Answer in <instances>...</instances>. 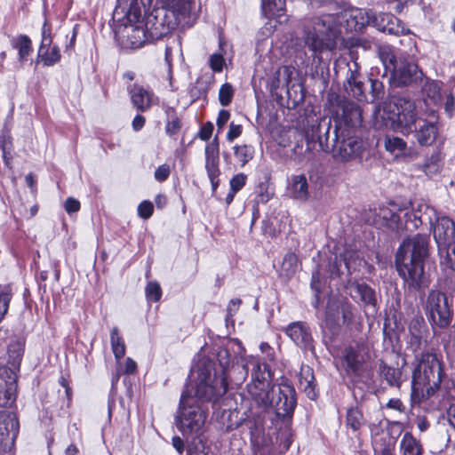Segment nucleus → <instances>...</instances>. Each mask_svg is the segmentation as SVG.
I'll use <instances>...</instances> for the list:
<instances>
[{
	"mask_svg": "<svg viewBox=\"0 0 455 455\" xmlns=\"http://www.w3.org/2000/svg\"><path fill=\"white\" fill-rule=\"evenodd\" d=\"M147 299L156 302L162 297V289L157 282H149L145 289Z\"/></svg>",
	"mask_w": 455,
	"mask_h": 455,
	"instance_id": "49",
	"label": "nucleus"
},
{
	"mask_svg": "<svg viewBox=\"0 0 455 455\" xmlns=\"http://www.w3.org/2000/svg\"><path fill=\"white\" fill-rule=\"evenodd\" d=\"M147 29L140 27H132V34L128 37L132 40V38L137 39L136 41H131L133 47L141 46L146 40Z\"/></svg>",
	"mask_w": 455,
	"mask_h": 455,
	"instance_id": "50",
	"label": "nucleus"
},
{
	"mask_svg": "<svg viewBox=\"0 0 455 455\" xmlns=\"http://www.w3.org/2000/svg\"><path fill=\"white\" fill-rule=\"evenodd\" d=\"M11 45L18 51L19 61L28 60V56L33 52L32 41L27 35H20L11 39Z\"/></svg>",
	"mask_w": 455,
	"mask_h": 455,
	"instance_id": "29",
	"label": "nucleus"
},
{
	"mask_svg": "<svg viewBox=\"0 0 455 455\" xmlns=\"http://www.w3.org/2000/svg\"><path fill=\"white\" fill-rule=\"evenodd\" d=\"M170 173V166L167 164H164L156 170L155 179L159 182H164L169 178Z\"/></svg>",
	"mask_w": 455,
	"mask_h": 455,
	"instance_id": "58",
	"label": "nucleus"
},
{
	"mask_svg": "<svg viewBox=\"0 0 455 455\" xmlns=\"http://www.w3.org/2000/svg\"><path fill=\"white\" fill-rule=\"evenodd\" d=\"M280 443L284 450H289L292 443V435L289 429L283 431L279 435Z\"/></svg>",
	"mask_w": 455,
	"mask_h": 455,
	"instance_id": "63",
	"label": "nucleus"
},
{
	"mask_svg": "<svg viewBox=\"0 0 455 455\" xmlns=\"http://www.w3.org/2000/svg\"><path fill=\"white\" fill-rule=\"evenodd\" d=\"M313 77L321 82L323 91H324L329 84V68L328 67H316L315 72L312 74Z\"/></svg>",
	"mask_w": 455,
	"mask_h": 455,
	"instance_id": "51",
	"label": "nucleus"
},
{
	"mask_svg": "<svg viewBox=\"0 0 455 455\" xmlns=\"http://www.w3.org/2000/svg\"><path fill=\"white\" fill-rule=\"evenodd\" d=\"M246 180L247 176L243 172L235 175L229 182L230 189L237 193L245 186Z\"/></svg>",
	"mask_w": 455,
	"mask_h": 455,
	"instance_id": "53",
	"label": "nucleus"
},
{
	"mask_svg": "<svg viewBox=\"0 0 455 455\" xmlns=\"http://www.w3.org/2000/svg\"><path fill=\"white\" fill-rule=\"evenodd\" d=\"M214 126L212 122L205 123L199 130L198 137L204 140L207 141L212 135Z\"/></svg>",
	"mask_w": 455,
	"mask_h": 455,
	"instance_id": "59",
	"label": "nucleus"
},
{
	"mask_svg": "<svg viewBox=\"0 0 455 455\" xmlns=\"http://www.w3.org/2000/svg\"><path fill=\"white\" fill-rule=\"evenodd\" d=\"M154 212V205L150 201H142L138 206V215L144 219H149Z\"/></svg>",
	"mask_w": 455,
	"mask_h": 455,
	"instance_id": "52",
	"label": "nucleus"
},
{
	"mask_svg": "<svg viewBox=\"0 0 455 455\" xmlns=\"http://www.w3.org/2000/svg\"><path fill=\"white\" fill-rule=\"evenodd\" d=\"M13 291L11 284L0 285V323L8 312Z\"/></svg>",
	"mask_w": 455,
	"mask_h": 455,
	"instance_id": "35",
	"label": "nucleus"
},
{
	"mask_svg": "<svg viewBox=\"0 0 455 455\" xmlns=\"http://www.w3.org/2000/svg\"><path fill=\"white\" fill-rule=\"evenodd\" d=\"M192 375L195 378L194 384L185 387L192 397L203 405L204 403H212L213 409H223L225 411V407L230 402L229 395L224 396L228 391V380L225 377L217 376L214 361L203 357L192 368Z\"/></svg>",
	"mask_w": 455,
	"mask_h": 455,
	"instance_id": "2",
	"label": "nucleus"
},
{
	"mask_svg": "<svg viewBox=\"0 0 455 455\" xmlns=\"http://www.w3.org/2000/svg\"><path fill=\"white\" fill-rule=\"evenodd\" d=\"M440 257L442 266L455 271V239L450 247L444 249Z\"/></svg>",
	"mask_w": 455,
	"mask_h": 455,
	"instance_id": "46",
	"label": "nucleus"
},
{
	"mask_svg": "<svg viewBox=\"0 0 455 455\" xmlns=\"http://www.w3.org/2000/svg\"><path fill=\"white\" fill-rule=\"evenodd\" d=\"M234 155L238 162L241 163V166L243 167L249 163L254 156V148L251 145H236L233 148Z\"/></svg>",
	"mask_w": 455,
	"mask_h": 455,
	"instance_id": "39",
	"label": "nucleus"
},
{
	"mask_svg": "<svg viewBox=\"0 0 455 455\" xmlns=\"http://www.w3.org/2000/svg\"><path fill=\"white\" fill-rule=\"evenodd\" d=\"M350 296L358 299L366 306H375L377 302L376 292L365 283L352 282L348 285Z\"/></svg>",
	"mask_w": 455,
	"mask_h": 455,
	"instance_id": "26",
	"label": "nucleus"
},
{
	"mask_svg": "<svg viewBox=\"0 0 455 455\" xmlns=\"http://www.w3.org/2000/svg\"><path fill=\"white\" fill-rule=\"evenodd\" d=\"M379 373L390 387H399L401 386L402 371L399 368L389 366L383 360H380Z\"/></svg>",
	"mask_w": 455,
	"mask_h": 455,
	"instance_id": "30",
	"label": "nucleus"
},
{
	"mask_svg": "<svg viewBox=\"0 0 455 455\" xmlns=\"http://www.w3.org/2000/svg\"><path fill=\"white\" fill-rule=\"evenodd\" d=\"M299 387L305 392L307 398L315 400L317 396L315 391V379L313 369L308 365H303L299 376Z\"/></svg>",
	"mask_w": 455,
	"mask_h": 455,
	"instance_id": "27",
	"label": "nucleus"
},
{
	"mask_svg": "<svg viewBox=\"0 0 455 455\" xmlns=\"http://www.w3.org/2000/svg\"><path fill=\"white\" fill-rule=\"evenodd\" d=\"M418 363L412 372L411 394L412 403L428 399L440 388L444 375L441 362L434 353L422 352L416 356Z\"/></svg>",
	"mask_w": 455,
	"mask_h": 455,
	"instance_id": "5",
	"label": "nucleus"
},
{
	"mask_svg": "<svg viewBox=\"0 0 455 455\" xmlns=\"http://www.w3.org/2000/svg\"><path fill=\"white\" fill-rule=\"evenodd\" d=\"M243 131V127L241 124H235L233 122L229 124V130L227 133V140L229 142H232L234 140L238 138Z\"/></svg>",
	"mask_w": 455,
	"mask_h": 455,
	"instance_id": "61",
	"label": "nucleus"
},
{
	"mask_svg": "<svg viewBox=\"0 0 455 455\" xmlns=\"http://www.w3.org/2000/svg\"><path fill=\"white\" fill-rule=\"evenodd\" d=\"M407 143L401 138L387 135L384 139L385 149L395 156L402 154L406 148Z\"/></svg>",
	"mask_w": 455,
	"mask_h": 455,
	"instance_id": "36",
	"label": "nucleus"
},
{
	"mask_svg": "<svg viewBox=\"0 0 455 455\" xmlns=\"http://www.w3.org/2000/svg\"><path fill=\"white\" fill-rule=\"evenodd\" d=\"M396 440L395 438L389 437L387 442L384 440V447L379 451V455H395Z\"/></svg>",
	"mask_w": 455,
	"mask_h": 455,
	"instance_id": "62",
	"label": "nucleus"
},
{
	"mask_svg": "<svg viewBox=\"0 0 455 455\" xmlns=\"http://www.w3.org/2000/svg\"><path fill=\"white\" fill-rule=\"evenodd\" d=\"M341 361L347 376L353 382H359L364 377H368V365L364 355L358 347L353 346L347 347L342 353Z\"/></svg>",
	"mask_w": 455,
	"mask_h": 455,
	"instance_id": "15",
	"label": "nucleus"
},
{
	"mask_svg": "<svg viewBox=\"0 0 455 455\" xmlns=\"http://www.w3.org/2000/svg\"><path fill=\"white\" fill-rule=\"evenodd\" d=\"M247 392L255 407L251 403L243 414L246 419H256L270 409L275 390L270 382L263 381L247 384Z\"/></svg>",
	"mask_w": 455,
	"mask_h": 455,
	"instance_id": "11",
	"label": "nucleus"
},
{
	"mask_svg": "<svg viewBox=\"0 0 455 455\" xmlns=\"http://www.w3.org/2000/svg\"><path fill=\"white\" fill-rule=\"evenodd\" d=\"M229 118H230V113L228 110H226V109L220 110L217 120H216V124H217L218 129L222 130L224 128V126L226 125V124L228 123V121L229 120Z\"/></svg>",
	"mask_w": 455,
	"mask_h": 455,
	"instance_id": "64",
	"label": "nucleus"
},
{
	"mask_svg": "<svg viewBox=\"0 0 455 455\" xmlns=\"http://www.w3.org/2000/svg\"><path fill=\"white\" fill-rule=\"evenodd\" d=\"M424 92L427 98H429L435 105L443 102V94L438 82H427L424 86Z\"/></svg>",
	"mask_w": 455,
	"mask_h": 455,
	"instance_id": "43",
	"label": "nucleus"
},
{
	"mask_svg": "<svg viewBox=\"0 0 455 455\" xmlns=\"http://www.w3.org/2000/svg\"><path fill=\"white\" fill-rule=\"evenodd\" d=\"M20 423L14 412L0 411V455H15Z\"/></svg>",
	"mask_w": 455,
	"mask_h": 455,
	"instance_id": "14",
	"label": "nucleus"
},
{
	"mask_svg": "<svg viewBox=\"0 0 455 455\" xmlns=\"http://www.w3.org/2000/svg\"><path fill=\"white\" fill-rule=\"evenodd\" d=\"M433 235L439 255L442 256L444 249L450 247L455 239V222L447 216L437 217L433 227Z\"/></svg>",
	"mask_w": 455,
	"mask_h": 455,
	"instance_id": "19",
	"label": "nucleus"
},
{
	"mask_svg": "<svg viewBox=\"0 0 455 455\" xmlns=\"http://www.w3.org/2000/svg\"><path fill=\"white\" fill-rule=\"evenodd\" d=\"M371 103H380L387 99L385 85L382 81L378 78H370Z\"/></svg>",
	"mask_w": 455,
	"mask_h": 455,
	"instance_id": "37",
	"label": "nucleus"
},
{
	"mask_svg": "<svg viewBox=\"0 0 455 455\" xmlns=\"http://www.w3.org/2000/svg\"><path fill=\"white\" fill-rule=\"evenodd\" d=\"M80 206V202L74 197H68L64 203V209L68 214L77 212Z\"/></svg>",
	"mask_w": 455,
	"mask_h": 455,
	"instance_id": "60",
	"label": "nucleus"
},
{
	"mask_svg": "<svg viewBox=\"0 0 455 455\" xmlns=\"http://www.w3.org/2000/svg\"><path fill=\"white\" fill-rule=\"evenodd\" d=\"M111 347L115 357L119 360L125 355V345L119 335L117 327H114L110 332Z\"/></svg>",
	"mask_w": 455,
	"mask_h": 455,
	"instance_id": "38",
	"label": "nucleus"
},
{
	"mask_svg": "<svg viewBox=\"0 0 455 455\" xmlns=\"http://www.w3.org/2000/svg\"><path fill=\"white\" fill-rule=\"evenodd\" d=\"M251 370V382H263L268 381L271 383V371L270 366L260 360L251 357L250 359H242V363H237V369H241L240 376L235 379V384L242 383L249 371Z\"/></svg>",
	"mask_w": 455,
	"mask_h": 455,
	"instance_id": "17",
	"label": "nucleus"
},
{
	"mask_svg": "<svg viewBox=\"0 0 455 455\" xmlns=\"http://www.w3.org/2000/svg\"><path fill=\"white\" fill-rule=\"evenodd\" d=\"M285 11V0H261V12L267 19L280 17Z\"/></svg>",
	"mask_w": 455,
	"mask_h": 455,
	"instance_id": "32",
	"label": "nucleus"
},
{
	"mask_svg": "<svg viewBox=\"0 0 455 455\" xmlns=\"http://www.w3.org/2000/svg\"><path fill=\"white\" fill-rule=\"evenodd\" d=\"M37 57L44 66L51 67L60 60L61 55L59 46L54 44L50 49L38 50Z\"/></svg>",
	"mask_w": 455,
	"mask_h": 455,
	"instance_id": "34",
	"label": "nucleus"
},
{
	"mask_svg": "<svg viewBox=\"0 0 455 455\" xmlns=\"http://www.w3.org/2000/svg\"><path fill=\"white\" fill-rule=\"evenodd\" d=\"M380 57L386 68H387V63L392 66V73L389 79L391 87L411 86L422 79V71L411 59L405 57L395 59L393 53L386 51L380 52Z\"/></svg>",
	"mask_w": 455,
	"mask_h": 455,
	"instance_id": "7",
	"label": "nucleus"
},
{
	"mask_svg": "<svg viewBox=\"0 0 455 455\" xmlns=\"http://www.w3.org/2000/svg\"><path fill=\"white\" fill-rule=\"evenodd\" d=\"M342 299L331 296L326 303L324 311L325 327L332 333L336 334L340 329Z\"/></svg>",
	"mask_w": 455,
	"mask_h": 455,
	"instance_id": "24",
	"label": "nucleus"
},
{
	"mask_svg": "<svg viewBox=\"0 0 455 455\" xmlns=\"http://www.w3.org/2000/svg\"><path fill=\"white\" fill-rule=\"evenodd\" d=\"M233 97V86L228 83L222 84L219 91V100L220 105L223 107L228 106L231 103Z\"/></svg>",
	"mask_w": 455,
	"mask_h": 455,
	"instance_id": "48",
	"label": "nucleus"
},
{
	"mask_svg": "<svg viewBox=\"0 0 455 455\" xmlns=\"http://www.w3.org/2000/svg\"><path fill=\"white\" fill-rule=\"evenodd\" d=\"M355 307L352 305L347 299H342V307H341V318L342 324L347 328H351L355 323Z\"/></svg>",
	"mask_w": 455,
	"mask_h": 455,
	"instance_id": "42",
	"label": "nucleus"
},
{
	"mask_svg": "<svg viewBox=\"0 0 455 455\" xmlns=\"http://www.w3.org/2000/svg\"><path fill=\"white\" fill-rule=\"evenodd\" d=\"M388 97L394 107V116L390 118L393 120L395 129L404 135L414 132L420 146L432 145L438 133L436 124L417 117L415 103L409 95L397 96L389 92Z\"/></svg>",
	"mask_w": 455,
	"mask_h": 455,
	"instance_id": "3",
	"label": "nucleus"
},
{
	"mask_svg": "<svg viewBox=\"0 0 455 455\" xmlns=\"http://www.w3.org/2000/svg\"><path fill=\"white\" fill-rule=\"evenodd\" d=\"M426 317L433 328H447L453 317L452 299L439 290H430L422 302Z\"/></svg>",
	"mask_w": 455,
	"mask_h": 455,
	"instance_id": "8",
	"label": "nucleus"
},
{
	"mask_svg": "<svg viewBox=\"0 0 455 455\" xmlns=\"http://www.w3.org/2000/svg\"><path fill=\"white\" fill-rule=\"evenodd\" d=\"M365 424L363 412L357 408H350L347 412V426L354 431L359 430Z\"/></svg>",
	"mask_w": 455,
	"mask_h": 455,
	"instance_id": "40",
	"label": "nucleus"
},
{
	"mask_svg": "<svg viewBox=\"0 0 455 455\" xmlns=\"http://www.w3.org/2000/svg\"><path fill=\"white\" fill-rule=\"evenodd\" d=\"M220 157H205V169L212 185V196L220 185V170L219 168Z\"/></svg>",
	"mask_w": 455,
	"mask_h": 455,
	"instance_id": "31",
	"label": "nucleus"
},
{
	"mask_svg": "<svg viewBox=\"0 0 455 455\" xmlns=\"http://www.w3.org/2000/svg\"><path fill=\"white\" fill-rule=\"evenodd\" d=\"M26 339L23 337H16L11 340L8 345V364L12 371H14V374L20 371V363L25 350Z\"/></svg>",
	"mask_w": 455,
	"mask_h": 455,
	"instance_id": "25",
	"label": "nucleus"
},
{
	"mask_svg": "<svg viewBox=\"0 0 455 455\" xmlns=\"http://www.w3.org/2000/svg\"><path fill=\"white\" fill-rule=\"evenodd\" d=\"M210 67L214 72H221L223 69L224 59L220 53H213L210 56Z\"/></svg>",
	"mask_w": 455,
	"mask_h": 455,
	"instance_id": "57",
	"label": "nucleus"
},
{
	"mask_svg": "<svg viewBox=\"0 0 455 455\" xmlns=\"http://www.w3.org/2000/svg\"><path fill=\"white\" fill-rule=\"evenodd\" d=\"M217 360L219 362V364L221 368V374L220 377H225L226 380H228V378L231 377V374L235 372V371H241V369H237L236 365H232L231 369H229L230 365V353L228 348L226 347H220L217 352Z\"/></svg>",
	"mask_w": 455,
	"mask_h": 455,
	"instance_id": "33",
	"label": "nucleus"
},
{
	"mask_svg": "<svg viewBox=\"0 0 455 455\" xmlns=\"http://www.w3.org/2000/svg\"><path fill=\"white\" fill-rule=\"evenodd\" d=\"M297 404L296 391L292 385L283 382L278 387L276 398L272 396L271 407L278 418H291Z\"/></svg>",
	"mask_w": 455,
	"mask_h": 455,
	"instance_id": "16",
	"label": "nucleus"
},
{
	"mask_svg": "<svg viewBox=\"0 0 455 455\" xmlns=\"http://www.w3.org/2000/svg\"><path fill=\"white\" fill-rule=\"evenodd\" d=\"M152 0H132L127 12L130 20L138 21L141 17V10L140 4L146 9L147 5H150Z\"/></svg>",
	"mask_w": 455,
	"mask_h": 455,
	"instance_id": "45",
	"label": "nucleus"
},
{
	"mask_svg": "<svg viewBox=\"0 0 455 455\" xmlns=\"http://www.w3.org/2000/svg\"><path fill=\"white\" fill-rule=\"evenodd\" d=\"M443 100L446 114L448 115L449 117H451L455 111L454 93L451 92L444 93V99H443Z\"/></svg>",
	"mask_w": 455,
	"mask_h": 455,
	"instance_id": "55",
	"label": "nucleus"
},
{
	"mask_svg": "<svg viewBox=\"0 0 455 455\" xmlns=\"http://www.w3.org/2000/svg\"><path fill=\"white\" fill-rule=\"evenodd\" d=\"M303 38L314 59L323 51L332 50L336 46L333 29L321 17H313L305 23Z\"/></svg>",
	"mask_w": 455,
	"mask_h": 455,
	"instance_id": "9",
	"label": "nucleus"
},
{
	"mask_svg": "<svg viewBox=\"0 0 455 455\" xmlns=\"http://www.w3.org/2000/svg\"><path fill=\"white\" fill-rule=\"evenodd\" d=\"M363 13L365 14V17L362 16L361 20L356 21V23L361 26L371 24L378 30L396 36L411 33V30L404 25V23L391 13H379L375 15L371 10H364Z\"/></svg>",
	"mask_w": 455,
	"mask_h": 455,
	"instance_id": "13",
	"label": "nucleus"
},
{
	"mask_svg": "<svg viewBox=\"0 0 455 455\" xmlns=\"http://www.w3.org/2000/svg\"><path fill=\"white\" fill-rule=\"evenodd\" d=\"M127 92L132 106L139 112L148 111L156 104V98L152 91L138 84L127 85Z\"/></svg>",
	"mask_w": 455,
	"mask_h": 455,
	"instance_id": "22",
	"label": "nucleus"
},
{
	"mask_svg": "<svg viewBox=\"0 0 455 455\" xmlns=\"http://www.w3.org/2000/svg\"><path fill=\"white\" fill-rule=\"evenodd\" d=\"M334 101L340 110L335 119L334 132L341 135H346V132L355 133L363 124L361 108L357 103L339 94L334 96Z\"/></svg>",
	"mask_w": 455,
	"mask_h": 455,
	"instance_id": "10",
	"label": "nucleus"
},
{
	"mask_svg": "<svg viewBox=\"0 0 455 455\" xmlns=\"http://www.w3.org/2000/svg\"><path fill=\"white\" fill-rule=\"evenodd\" d=\"M330 129L331 124L329 122L327 124H320L316 127L313 126L311 138L308 132H307V149L310 148V140L314 141L316 134L320 148L323 152H331L336 161L349 162L362 158L364 146L361 138L355 136V133L346 132V135H341L339 132H334L331 143L329 141Z\"/></svg>",
	"mask_w": 455,
	"mask_h": 455,
	"instance_id": "4",
	"label": "nucleus"
},
{
	"mask_svg": "<svg viewBox=\"0 0 455 455\" xmlns=\"http://www.w3.org/2000/svg\"><path fill=\"white\" fill-rule=\"evenodd\" d=\"M205 157H220V146L218 137L205 147Z\"/></svg>",
	"mask_w": 455,
	"mask_h": 455,
	"instance_id": "56",
	"label": "nucleus"
},
{
	"mask_svg": "<svg viewBox=\"0 0 455 455\" xmlns=\"http://www.w3.org/2000/svg\"><path fill=\"white\" fill-rule=\"evenodd\" d=\"M287 193L291 198L305 203L309 200L312 188L305 174H294L288 179Z\"/></svg>",
	"mask_w": 455,
	"mask_h": 455,
	"instance_id": "23",
	"label": "nucleus"
},
{
	"mask_svg": "<svg viewBox=\"0 0 455 455\" xmlns=\"http://www.w3.org/2000/svg\"><path fill=\"white\" fill-rule=\"evenodd\" d=\"M298 267V257L296 254L290 252L287 253L282 262L281 270L287 276H292Z\"/></svg>",
	"mask_w": 455,
	"mask_h": 455,
	"instance_id": "44",
	"label": "nucleus"
},
{
	"mask_svg": "<svg viewBox=\"0 0 455 455\" xmlns=\"http://www.w3.org/2000/svg\"><path fill=\"white\" fill-rule=\"evenodd\" d=\"M17 378L9 366H0V407H11L15 403Z\"/></svg>",
	"mask_w": 455,
	"mask_h": 455,
	"instance_id": "20",
	"label": "nucleus"
},
{
	"mask_svg": "<svg viewBox=\"0 0 455 455\" xmlns=\"http://www.w3.org/2000/svg\"><path fill=\"white\" fill-rule=\"evenodd\" d=\"M192 441L188 446L187 455L208 454L206 446L201 436H191Z\"/></svg>",
	"mask_w": 455,
	"mask_h": 455,
	"instance_id": "47",
	"label": "nucleus"
},
{
	"mask_svg": "<svg viewBox=\"0 0 455 455\" xmlns=\"http://www.w3.org/2000/svg\"><path fill=\"white\" fill-rule=\"evenodd\" d=\"M347 68L346 78L343 82V89L346 94L357 101L366 100L364 84L358 64L353 62L351 65L347 64Z\"/></svg>",
	"mask_w": 455,
	"mask_h": 455,
	"instance_id": "21",
	"label": "nucleus"
},
{
	"mask_svg": "<svg viewBox=\"0 0 455 455\" xmlns=\"http://www.w3.org/2000/svg\"><path fill=\"white\" fill-rule=\"evenodd\" d=\"M430 238L417 234L403 239L395 254V267L409 292L425 291L430 283L424 267L429 255Z\"/></svg>",
	"mask_w": 455,
	"mask_h": 455,
	"instance_id": "1",
	"label": "nucleus"
},
{
	"mask_svg": "<svg viewBox=\"0 0 455 455\" xmlns=\"http://www.w3.org/2000/svg\"><path fill=\"white\" fill-rule=\"evenodd\" d=\"M207 408L192 397L188 388L181 393L179 408L175 416L178 430L186 438L199 437L204 432Z\"/></svg>",
	"mask_w": 455,
	"mask_h": 455,
	"instance_id": "6",
	"label": "nucleus"
},
{
	"mask_svg": "<svg viewBox=\"0 0 455 455\" xmlns=\"http://www.w3.org/2000/svg\"><path fill=\"white\" fill-rule=\"evenodd\" d=\"M424 448L411 432H405L400 442L401 455H423Z\"/></svg>",
	"mask_w": 455,
	"mask_h": 455,
	"instance_id": "28",
	"label": "nucleus"
},
{
	"mask_svg": "<svg viewBox=\"0 0 455 455\" xmlns=\"http://www.w3.org/2000/svg\"><path fill=\"white\" fill-rule=\"evenodd\" d=\"M178 8L156 7L146 15L145 27L152 38L166 36L177 26Z\"/></svg>",
	"mask_w": 455,
	"mask_h": 455,
	"instance_id": "12",
	"label": "nucleus"
},
{
	"mask_svg": "<svg viewBox=\"0 0 455 455\" xmlns=\"http://www.w3.org/2000/svg\"><path fill=\"white\" fill-rule=\"evenodd\" d=\"M284 332L303 351H309L315 354V340L312 336L311 328L306 322L298 321L291 323L285 328Z\"/></svg>",
	"mask_w": 455,
	"mask_h": 455,
	"instance_id": "18",
	"label": "nucleus"
},
{
	"mask_svg": "<svg viewBox=\"0 0 455 455\" xmlns=\"http://www.w3.org/2000/svg\"><path fill=\"white\" fill-rule=\"evenodd\" d=\"M434 212V210L426 204H419L417 209H412L411 212L405 213L407 218L406 221L413 223V227L418 228L419 226L426 222V219L423 216L422 212Z\"/></svg>",
	"mask_w": 455,
	"mask_h": 455,
	"instance_id": "41",
	"label": "nucleus"
},
{
	"mask_svg": "<svg viewBox=\"0 0 455 455\" xmlns=\"http://www.w3.org/2000/svg\"><path fill=\"white\" fill-rule=\"evenodd\" d=\"M181 128V122L180 118L174 116L172 120L168 121L165 125V132L169 136H173L179 132Z\"/></svg>",
	"mask_w": 455,
	"mask_h": 455,
	"instance_id": "54",
	"label": "nucleus"
}]
</instances>
